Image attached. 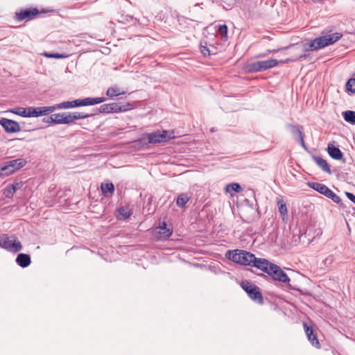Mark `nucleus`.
<instances>
[{"instance_id":"nucleus-1","label":"nucleus","mask_w":355,"mask_h":355,"mask_svg":"<svg viewBox=\"0 0 355 355\" xmlns=\"http://www.w3.org/2000/svg\"><path fill=\"white\" fill-rule=\"evenodd\" d=\"M342 37L343 34L340 33L324 35L311 40L307 44H305L304 45V48L305 51H317L334 44Z\"/></svg>"},{"instance_id":"nucleus-2","label":"nucleus","mask_w":355,"mask_h":355,"mask_svg":"<svg viewBox=\"0 0 355 355\" xmlns=\"http://www.w3.org/2000/svg\"><path fill=\"white\" fill-rule=\"evenodd\" d=\"M225 257L236 263L251 266L254 254L245 250H234L227 251Z\"/></svg>"},{"instance_id":"nucleus-3","label":"nucleus","mask_w":355,"mask_h":355,"mask_svg":"<svg viewBox=\"0 0 355 355\" xmlns=\"http://www.w3.org/2000/svg\"><path fill=\"white\" fill-rule=\"evenodd\" d=\"M0 247L13 253L18 252L22 249L21 242L17 237L15 235L8 236V234L0 235Z\"/></svg>"},{"instance_id":"nucleus-4","label":"nucleus","mask_w":355,"mask_h":355,"mask_svg":"<svg viewBox=\"0 0 355 355\" xmlns=\"http://www.w3.org/2000/svg\"><path fill=\"white\" fill-rule=\"evenodd\" d=\"M12 113L17 114L23 117H38L46 115L45 107H17L10 110Z\"/></svg>"},{"instance_id":"nucleus-5","label":"nucleus","mask_w":355,"mask_h":355,"mask_svg":"<svg viewBox=\"0 0 355 355\" xmlns=\"http://www.w3.org/2000/svg\"><path fill=\"white\" fill-rule=\"evenodd\" d=\"M26 164V161L23 158L6 162L4 165L0 168V176H8L23 168Z\"/></svg>"},{"instance_id":"nucleus-6","label":"nucleus","mask_w":355,"mask_h":355,"mask_svg":"<svg viewBox=\"0 0 355 355\" xmlns=\"http://www.w3.org/2000/svg\"><path fill=\"white\" fill-rule=\"evenodd\" d=\"M279 61L277 60L269 59L250 63L247 65L246 68L248 71L250 73L259 72L273 68L276 67Z\"/></svg>"},{"instance_id":"nucleus-7","label":"nucleus","mask_w":355,"mask_h":355,"mask_svg":"<svg viewBox=\"0 0 355 355\" xmlns=\"http://www.w3.org/2000/svg\"><path fill=\"white\" fill-rule=\"evenodd\" d=\"M242 288L247 293L249 297L259 304L263 303V299L259 288L248 281L242 282Z\"/></svg>"},{"instance_id":"nucleus-8","label":"nucleus","mask_w":355,"mask_h":355,"mask_svg":"<svg viewBox=\"0 0 355 355\" xmlns=\"http://www.w3.org/2000/svg\"><path fill=\"white\" fill-rule=\"evenodd\" d=\"M275 281H278L284 284H288L290 282V278L282 270V269L277 265L272 263L269 271L267 273Z\"/></svg>"},{"instance_id":"nucleus-9","label":"nucleus","mask_w":355,"mask_h":355,"mask_svg":"<svg viewBox=\"0 0 355 355\" xmlns=\"http://www.w3.org/2000/svg\"><path fill=\"white\" fill-rule=\"evenodd\" d=\"M172 135L173 132H169L166 130H157L149 133L150 137L148 142H152L153 144L165 143L171 139L172 138H174V136H173Z\"/></svg>"},{"instance_id":"nucleus-10","label":"nucleus","mask_w":355,"mask_h":355,"mask_svg":"<svg viewBox=\"0 0 355 355\" xmlns=\"http://www.w3.org/2000/svg\"><path fill=\"white\" fill-rule=\"evenodd\" d=\"M129 107V104L121 105L119 103H112L102 105L100 107L99 110L102 113L125 112L130 109Z\"/></svg>"},{"instance_id":"nucleus-11","label":"nucleus","mask_w":355,"mask_h":355,"mask_svg":"<svg viewBox=\"0 0 355 355\" xmlns=\"http://www.w3.org/2000/svg\"><path fill=\"white\" fill-rule=\"evenodd\" d=\"M38 14L39 11L37 8L24 9L15 12V19L19 21H29L36 17Z\"/></svg>"},{"instance_id":"nucleus-12","label":"nucleus","mask_w":355,"mask_h":355,"mask_svg":"<svg viewBox=\"0 0 355 355\" xmlns=\"http://www.w3.org/2000/svg\"><path fill=\"white\" fill-rule=\"evenodd\" d=\"M172 234V230L167 227L166 224L162 222L153 230V235L157 240H166Z\"/></svg>"},{"instance_id":"nucleus-13","label":"nucleus","mask_w":355,"mask_h":355,"mask_svg":"<svg viewBox=\"0 0 355 355\" xmlns=\"http://www.w3.org/2000/svg\"><path fill=\"white\" fill-rule=\"evenodd\" d=\"M105 101V98L103 97H98V98H85L83 99H76L72 101V107H82V106H87V105H94L96 104H99Z\"/></svg>"},{"instance_id":"nucleus-14","label":"nucleus","mask_w":355,"mask_h":355,"mask_svg":"<svg viewBox=\"0 0 355 355\" xmlns=\"http://www.w3.org/2000/svg\"><path fill=\"white\" fill-rule=\"evenodd\" d=\"M105 101V98L103 97H98V98H85L83 99H76L72 101V107H82V106H87V105H94L96 104H99Z\"/></svg>"},{"instance_id":"nucleus-15","label":"nucleus","mask_w":355,"mask_h":355,"mask_svg":"<svg viewBox=\"0 0 355 355\" xmlns=\"http://www.w3.org/2000/svg\"><path fill=\"white\" fill-rule=\"evenodd\" d=\"M89 116H90V114L84 112H64V124H71L74 123L76 120L86 119Z\"/></svg>"},{"instance_id":"nucleus-16","label":"nucleus","mask_w":355,"mask_h":355,"mask_svg":"<svg viewBox=\"0 0 355 355\" xmlns=\"http://www.w3.org/2000/svg\"><path fill=\"white\" fill-rule=\"evenodd\" d=\"M0 124L3 126L5 130L9 133H15L20 131L19 124L13 120L8 119H1Z\"/></svg>"},{"instance_id":"nucleus-17","label":"nucleus","mask_w":355,"mask_h":355,"mask_svg":"<svg viewBox=\"0 0 355 355\" xmlns=\"http://www.w3.org/2000/svg\"><path fill=\"white\" fill-rule=\"evenodd\" d=\"M271 265H272V263L269 261L268 259L263 258H257L254 256L251 266L256 267L263 272L268 273L269 271V268H270Z\"/></svg>"},{"instance_id":"nucleus-18","label":"nucleus","mask_w":355,"mask_h":355,"mask_svg":"<svg viewBox=\"0 0 355 355\" xmlns=\"http://www.w3.org/2000/svg\"><path fill=\"white\" fill-rule=\"evenodd\" d=\"M304 331L306 333V337L310 342V343L314 347L317 349L320 348V344L318 339V337L316 334L314 333V331L313 330L312 327L308 326L306 323H304L303 324Z\"/></svg>"},{"instance_id":"nucleus-19","label":"nucleus","mask_w":355,"mask_h":355,"mask_svg":"<svg viewBox=\"0 0 355 355\" xmlns=\"http://www.w3.org/2000/svg\"><path fill=\"white\" fill-rule=\"evenodd\" d=\"M72 101H64L58 104H56L53 106H46L45 107V111H46V115L53 112L57 109H69L73 108L72 107Z\"/></svg>"},{"instance_id":"nucleus-20","label":"nucleus","mask_w":355,"mask_h":355,"mask_svg":"<svg viewBox=\"0 0 355 355\" xmlns=\"http://www.w3.org/2000/svg\"><path fill=\"white\" fill-rule=\"evenodd\" d=\"M327 151L329 156L336 160H340L343 158V153L338 147L335 146L334 144H328Z\"/></svg>"},{"instance_id":"nucleus-21","label":"nucleus","mask_w":355,"mask_h":355,"mask_svg":"<svg viewBox=\"0 0 355 355\" xmlns=\"http://www.w3.org/2000/svg\"><path fill=\"white\" fill-rule=\"evenodd\" d=\"M21 187V182H15L12 184H10L3 189V193L6 198H12L16 190L20 189Z\"/></svg>"},{"instance_id":"nucleus-22","label":"nucleus","mask_w":355,"mask_h":355,"mask_svg":"<svg viewBox=\"0 0 355 355\" xmlns=\"http://www.w3.org/2000/svg\"><path fill=\"white\" fill-rule=\"evenodd\" d=\"M308 186L314 189L315 191H318V193L327 196V193L329 192V189L326 185L318 183V182H308Z\"/></svg>"},{"instance_id":"nucleus-23","label":"nucleus","mask_w":355,"mask_h":355,"mask_svg":"<svg viewBox=\"0 0 355 355\" xmlns=\"http://www.w3.org/2000/svg\"><path fill=\"white\" fill-rule=\"evenodd\" d=\"M313 159L316 164L322 168V170L329 174H331V168L325 159L319 156H313Z\"/></svg>"},{"instance_id":"nucleus-24","label":"nucleus","mask_w":355,"mask_h":355,"mask_svg":"<svg viewBox=\"0 0 355 355\" xmlns=\"http://www.w3.org/2000/svg\"><path fill=\"white\" fill-rule=\"evenodd\" d=\"M16 262L19 266L26 268L31 263V257L28 254L20 253L16 258Z\"/></svg>"},{"instance_id":"nucleus-25","label":"nucleus","mask_w":355,"mask_h":355,"mask_svg":"<svg viewBox=\"0 0 355 355\" xmlns=\"http://www.w3.org/2000/svg\"><path fill=\"white\" fill-rule=\"evenodd\" d=\"M102 193L105 196H111L114 191V186L112 182L102 183L101 186Z\"/></svg>"},{"instance_id":"nucleus-26","label":"nucleus","mask_w":355,"mask_h":355,"mask_svg":"<svg viewBox=\"0 0 355 355\" xmlns=\"http://www.w3.org/2000/svg\"><path fill=\"white\" fill-rule=\"evenodd\" d=\"M125 93V91L121 90L118 86L115 85L111 87H109L107 90L106 94L109 97H114L118 96L121 94H124Z\"/></svg>"},{"instance_id":"nucleus-27","label":"nucleus","mask_w":355,"mask_h":355,"mask_svg":"<svg viewBox=\"0 0 355 355\" xmlns=\"http://www.w3.org/2000/svg\"><path fill=\"white\" fill-rule=\"evenodd\" d=\"M49 122L55 124H64V113H57L52 114L49 117Z\"/></svg>"},{"instance_id":"nucleus-28","label":"nucleus","mask_w":355,"mask_h":355,"mask_svg":"<svg viewBox=\"0 0 355 355\" xmlns=\"http://www.w3.org/2000/svg\"><path fill=\"white\" fill-rule=\"evenodd\" d=\"M343 115L345 121L352 124H355V112L347 110L343 112Z\"/></svg>"},{"instance_id":"nucleus-29","label":"nucleus","mask_w":355,"mask_h":355,"mask_svg":"<svg viewBox=\"0 0 355 355\" xmlns=\"http://www.w3.org/2000/svg\"><path fill=\"white\" fill-rule=\"evenodd\" d=\"M241 191H242V188L240 186V184L238 183H231V184H227L225 187V191L227 193H230L231 195H232V193H231L232 191H235L236 193H239Z\"/></svg>"},{"instance_id":"nucleus-30","label":"nucleus","mask_w":355,"mask_h":355,"mask_svg":"<svg viewBox=\"0 0 355 355\" xmlns=\"http://www.w3.org/2000/svg\"><path fill=\"white\" fill-rule=\"evenodd\" d=\"M189 198L185 193L180 194L177 198V205L183 207L189 201Z\"/></svg>"},{"instance_id":"nucleus-31","label":"nucleus","mask_w":355,"mask_h":355,"mask_svg":"<svg viewBox=\"0 0 355 355\" xmlns=\"http://www.w3.org/2000/svg\"><path fill=\"white\" fill-rule=\"evenodd\" d=\"M278 209L283 219L287 216L288 210L286 203L283 200L278 201Z\"/></svg>"},{"instance_id":"nucleus-32","label":"nucleus","mask_w":355,"mask_h":355,"mask_svg":"<svg viewBox=\"0 0 355 355\" xmlns=\"http://www.w3.org/2000/svg\"><path fill=\"white\" fill-rule=\"evenodd\" d=\"M345 87L347 92L355 93V78H349L346 83Z\"/></svg>"},{"instance_id":"nucleus-33","label":"nucleus","mask_w":355,"mask_h":355,"mask_svg":"<svg viewBox=\"0 0 355 355\" xmlns=\"http://www.w3.org/2000/svg\"><path fill=\"white\" fill-rule=\"evenodd\" d=\"M149 137V133L142 135L137 141L138 144L141 146H147L149 144H152V142H148Z\"/></svg>"},{"instance_id":"nucleus-34","label":"nucleus","mask_w":355,"mask_h":355,"mask_svg":"<svg viewBox=\"0 0 355 355\" xmlns=\"http://www.w3.org/2000/svg\"><path fill=\"white\" fill-rule=\"evenodd\" d=\"M326 197L330 198L331 200H333L334 202L337 204H339L341 202L340 198L331 189L329 190V192L327 193Z\"/></svg>"},{"instance_id":"nucleus-35","label":"nucleus","mask_w":355,"mask_h":355,"mask_svg":"<svg viewBox=\"0 0 355 355\" xmlns=\"http://www.w3.org/2000/svg\"><path fill=\"white\" fill-rule=\"evenodd\" d=\"M119 215L122 216L123 218H127L131 215V211L128 207H121L119 209Z\"/></svg>"},{"instance_id":"nucleus-36","label":"nucleus","mask_w":355,"mask_h":355,"mask_svg":"<svg viewBox=\"0 0 355 355\" xmlns=\"http://www.w3.org/2000/svg\"><path fill=\"white\" fill-rule=\"evenodd\" d=\"M218 33L220 34L223 38H227V26L225 24L219 25L218 28Z\"/></svg>"},{"instance_id":"nucleus-37","label":"nucleus","mask_w":355,"mask_h":355,"mask_svg":"<svg viewBox=\"0 0 355 355\" xmlns=\"http://www.w3.org/2000/svg\"><path fill=\"white\" fill-rule=\"evenodd\" d=\"M44 55L46 58H67V55L66 54H60V53H44Z\"/></svg>"},{"instance_id":"nucleus-38","label":"nucleus","mask_w":355,"mask_h":355,"mask_svg":"<svg viewBox=\"0 0 355 355\" xmlns=\"http://www.w3.org/2000/svg\"><path fill=\"white\" fill-rule=\"evenodd\" d=\"M295 130L297 131V136H298V138H299V141L302 145V146L306 150V146L304 144V139H303V135H302V132L300 130H297L295 129Z\"/></svg>"},{"instance_id":"nucleus-39","label":"nucleus","mask_w":355,"mask_h":355,"mask_svg":"<svg viewBox=\"0 0 355 355\" xmlns=\"http://www.w3.org/2000/svg\"><path fill=\"white\" fill-rule=\"evenodd\" d=\"M295 130L297 131V136H298V138H299V141L302 145V146L306 150V146L304 144V139H303V135H302V132L300 130H297L295 129Z\"/></svg>"},{"instance_id":"nucleus-40","label":"nucleus","mask_w":355,"mask_h":355,"mask_svg":"<svg viewBox=\"0 0 355 355\" xmlns=\"http://www.w3.org/2000/svg\"><path fill=\"white\" fill-rule=\"evenodd\" d=\"M334 260L333 255L328 256L324 260V264L326 266L331 265Z\"/></svg>"},{"instance_id":"nucleus-41","label":"nucleus","mask_w":355,"mask_h":355,"mask_svg":"<svg viewBox=\"0 0 355 355\" xmlns=\"http://www.w3.org/2000/svg\"><path fill=\"white\" fill-rule=\"evenodd\" d=\"M200 52L205 55H209L210 54L209 50L207 46L200 45Z\"/></svg>"},{"instance_id":"nucleus-42","label":"nucleus","mask_w":355,"mask_h":355,"mask_svg":"<svg viewBox=\"0 0 355 355\" xmlns=\"http://www.w3.org/2000/svg\"><path fill=\"white\" fill-rule=\"evenodd\" d=\"M346 196L348 198L349 200H350L352 202H353L355 204V196L349 192H346Z\"/></svg>"},{"instance_id":"nucleus-43","label":"nucleus","mask_w":355,"mask_h":355,"mask_svg":"<svg viewBox=\"0 0 355 355\" xmlns=\"http://www.w3.org/2000/svg\"><path fill=\"white\" fill-rule=\"evenodd\" d=\"M289 127L291 128V132L293 135H297V131L295 130V129L297 130H300L299 128L296 125H289Z\"/></svg>"},{"instance_id":"nucleus-44","label":"nucleus","mask_w":355,"mask_h":355,"mask_svg":"<svg viewBox=\"0 0 355 355\" xmlns=\"http://www.w3.org/2000/svg\"><path fill=\"white\" fill-rule=\"evenodd\" d=\"M306 57H307V55L306 54H302V55L299 56V59L300 60L305 59Z\"/></svg>"},{"instance_id":"nucleus-45","label":"nucleus","mask_w":355,"mask_h":355,"mask_svg":"<svg viewBox=\"0 0 355 355\" xmlns=\"http://www.w3.org/2000/svg\"><path fill=\"white\" fill-rule=\"evenodd\" d=\"M294 60H291V59H287L285 61H280V62H282V63H287L288 62H291V61H293Z\"/></svg>"},{"instance_id":"nucleus-46","label":"nucleus","mask_w":355,"mask_h":355,"mask_svg":"<svg viewBox=\"0 0 355 355\" xmlns=\"http://www.w3.org/2000/svg\"><path fill=\"white\" fill-rule=\"evenodd\" d=\"M263 55H259L257 56V58H260V57H262Z\"/></svg>"},{"instance_id":"nucleus-47","label":"nucleus","mask_w":355,"mask_h":355,"mask_svg":"<svg viewBox=\"0 0 355 355\" xmlns=\"http://www.w3.org/2000/svg\"><path fill=\"white\" fill-rule=\"evenodd\" d=\"M260 275H261V276L266 277V275H265L264 274H261Z\"/></svg>"},{"instance_id":"nucleus-48","label":"nucleus","mask_w":355,"mask_h":355,"mask_svg":"<svg viewBox=\"0 0 355 355\" xmlns=\"http://www.w3.org/2000/svg\"><path fill=\"white\" fill-rule=\"evenodd\" d=\"M313 1H316L315 0H313Z\"/></svg>"}]
</instances>
